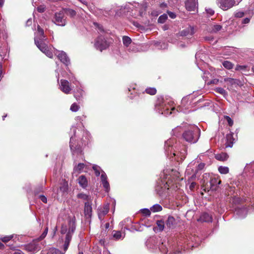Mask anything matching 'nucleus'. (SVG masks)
Listing matches in <instances>:
<instances>
[{
    "mask_svg": "<svg viewBox=\"0 0 254 254\" xmlns=\"http://www.w3.org/2000/svg\"><path fill=\"white\" fill-rule=\"evenodd\" d=\"M75 219L74 217L68 220V228H67L66 225H63L62 226L61 233L62 234H65V237L63 247V250L64 252H66L68 248L72 235L75 230Z\"/></svg>",
    "mask_w": 254,
    "mask_h": 254,
    "instance_id": "f257e3e1",
    "label": "nucleus"
},
{
    "mask_svg": "<svg viewBox=\"0 0 254 254\" xmlns=\"http://www.w3.org/2000/svg\"><path fill=\"white\" fill-rule=\"evenodd\" d=\"M200 132V130L197 126H191L183 132L182 137L186 141L194 143L198 141Z\"/></svg>",
    "mask_w": 254,
    "mask_h": 254,
    "instance_id": "f03ea898",
    "label": "nucleus"
},
{
    "mask_svg": "<svg viewBox=\"0 0 254 254\" xmlns=\"http://www.w3.org/2000/svg\"><path fill=\"white\" fill-rule=\"evenodd\" d=\"M73 135L70 138L69 146L73 154H79L82 152L81 146L85 145L86 142L82 139L76 142V128L72 127Z\"/></svg>",
    "mask_w": 254,
    "mask_h": 254,
    "instance_id": "7ed1b4c3",
    "label": "nucleus"
},
{
    "mask_svg": "<svg viewBox=\"0 0 254 254\" xmlns=\"http://www.w3.org/2000/svg\"><path fill=\"white\" fill-rule=\"evenodd\" d=\"M45 242H40L39 239H35L28 244L23 245V249L27 252L33 254L39 251L44 246Z\"/></svg>",
    "mask_w": 254,
    "mask_h": 254,
    "instance_id": "20e7f679",
    "label": "nucleus"
},
{
    "mask_svg": "<svg viewBox=\"0 0 254 254\" xmlns=\"http://www.w3.org/2000/svg\"><path fill=\"white\" fill-rule=\"evenodd\" d=\"M52 21L57 25L64 26L66 24V17L64 13V11L62 9L55 12Z\"/></svg>",
    "mask_w": 254,
    "mask_h": 254,
    "instance_id": "39448f33",
    "label": "nucleus"
},
{
    "mask_svg": "<svg viewBox=\"0 0 254 254\" xmlns=\"http://www.w3.org/2000/svg\"><path fill=\"white\" fill-rule=\"evenodd\" d=\"M191 99L190 96H186L183 98L181 104L177 107V110L186 113L189 111L191 107Z\"/></svg>",
    "mask_w": 254,
    "mask_h": 254,
    "instance_id": "423d86ee",
    "label": "nucleus"
},
{
    "mask_svg": "<svg viewBox=\"0 0 254 254\" xmlns=\"http://www.w3.org/2000/svg\"><path fill=\"white\" fill-rule=\"evenodd\" d=\"M109 46V43L102 36L98 37L95 40L94 46L100 51L106 49Z\"/></svg>",
    "mask_w": 254,
    "mask_h": 254,
    "instance_id": "0eeeda50",
    "label": "nucleus"
},
{
    "mask_svg": "<svg viewBox=\"0 0 254 254\" xmlns=\"http://www.w3.org/2000/svg\"><path fill=\"white\" fill-rule=\"evenodd\" d=\"M219 6L224 10L232 7L235 4V0H217Z\"/></svg>",
    "mask_w": 254,
    "mask_h": 254,
    "instance_id": "6e6552de",
    "label": "nucleus"
},
{
    "mask_svg": "<svg viewBox=\"0 0 254 254\" xmlns=\"http://www.w3.org/2000/svg\"><path fill=\"white\" fill-rule=\"evenodd\" d=\"M188 241V247L194 248L197 247L199 245L201 242V240L198 236H191L189 237Z\"/></svg>",
    "mask_w": 254,
    "mask_h": 254,
    "instance_id": "1a4fd4ad",
    "label": "nucleus"
},
{
    "mask_svg": "<svg viewBox=\"0 0 254 254\" xmlns=\"http://www.w3.org/2000/svg\"><path fill=\"white\" fill-rule=\"evenodd\" d=\"M57 57L60 61L65 65L67 66L70 64V60L65 52H60Z\"/></svg>",
    "mask_w": 254,
    "mask_h": 254,
    "instance_id": "9d476101",
    "label": "nucleus"
},
{
    "mask_svg": "<svg viewBox=\"0 0 254 254\" xmlns=\"http://www.w3.org/2000/svg\"><path fill=\"white\" fill-rule=\"evenodd\" d=\"M61 90L65 94H68L71 91L69 82L66 80H61Z\"/></svg>",
    "mask_w": 254,
    "mask_h": 254,
    "instance_id": "9b49d317",
    "label": "nucleus"
},
{
    "mask_svg": "<svg viewBox=\"0 0 254 254\" xmlns=\"http://www.w3.org/2000/svg\"><path fill=\"white\" fill-rule=\"evenodd\" d=\"M0 32L2 34L3 39H6L8 37V33L6 27L3 19H0Z\"/></svg>",
    "mask_w": 254,
    "mask_h": 254,
    "instance_id": "f8f14e48",
    "label": "nucleus"
},
{
    "mask_svg": "<svg viewBox=\"0 0 254 254\" xmlns=\"http://www.w3.org/2000/svg\"><path fill=\"white\" fill-rule=\"evenodd\" d=\"M92 201L85 202L84 203V214L85 216L90 217L92 215Z\"/></svg>",
    "mask_w": 254,
    "mask_h": 254,
    "instance_id": "ddd939ff",
    "label": "nucleus"
},
{
    "mask_svg": "<svg viewBox=\"0 0 254 254\" xmlns=\"http://www.w3.org/2000/svg\"><path fill=\"white\" fill-rule=\"evenodd\" d=\"M185 6L188 11H194L196 7L195 0H186Z\"/></svg>",
    "mask_w": 254,
    "mask_h": 254,
    "instance_id": "4468645a",
    "label": "nucleus"
},
{
    "mask_svg": "<svg viewBox=\"0 0 254 254\" xmlns=\"http://www.w3.org/2000/svg\"><path fill=\"white\" fill-rule=\"evenodd\" d=\"M46 40L45 39H39V40L35 38V43L37 47L39 48V49L42 52L43 50H45V48H46L48 46L44 42V40Z\"/></svg>",
    "mask_w": 254,
    "mask_h": 254,
    "instance_id": "2eb2a0df",
    "label": "nucleus"
},
{
    "mask_svg": "<svg viewBox=\"0 0 254 254\" xmlns=\"http://www.w3.org/2000/svg\"><path fill=\"white\" fill-rule=\"evenodd\" d=\"M210 189L212 190H216L218 188V185L221 183L220 180H218L217 178H213L210 180Z\"/></svg>",
    "mask_w": 254,
    "mask_h": 254,
    "instance_id": "dca6fc26",
    "label": "nucleus"
},
{
    "mask_svg": "<svg viewBox=\"0 0 254 254\" xmlns=\"http://www.w3.org/2000/svg\"><path fill=\"white\" fill-rule=\"evenodd\" d=\"M194 33V28L193 27L189 26L180 32V35L182 36H191Z\"/></svg>",
    "mask_w": 254,
    "mask_h": 254,
    "instance_id": "f3484780",
    "label": "nucleus"
},
{
    "mask_svg": "<svg viewBox=\"0 0 254 254\" xmlns=\"http://www.w3.org/2000/svg\"><path fill=\"white\" fill-rule=\"evenodd\" d=\"M226 142L225 143V148L232 147L234 143V139L232 134H228L226 136Z\"/></svg>",
    "mask_w": 254,
    "mask_h": 254,
    "instance_id": "a211bd4d",
    "label": "nucleus"
},
{
    "mask_svg": "<svg viewBox=\"0 0 254 254\" xmlns=\"http://www.w3.org/2000/svg\"><path fill=\"white\" fill-rule=\"evenodd\" d=\"M109 210V205L107 204L103 208L99 210L98 216L99 219H101L105 215H106Z\"/></svg>",
    "mask_w": 254,
    "mask_h": 254,
    "instance_id": "6ab92c4d",
    "label": "nucleus"
},
{
    "mask_svg": "<svg viewBox=\"0 0 254 254\" xmlns=\"http://www.w3.org/2000/svg\"><path fill=\"white\" fill-rule=\"evenodd\" d=\"M166 227L169 229H172L175 225V219L172 216H169L165 222Z\"/></svg>",
    "mask_w": 254,
    "mask_h": 254,
    "instance_id": "aec40b11",
    "label": "nucleus"
},
{
    "mask_svg": "<svg viewBox=\"0 0 254 254\" xmlns=\"http://www.w3.org/2000/svg\"><path fill=\"white\" fill-rule=\"evenodd\" d=\"M212 220V218L211 215H210L207 213H202L199 219H198V221H200L201 222H210Z\"/></svg>",
    "mask_w": 254,
    "mask_h": 254,
    "instance_id": "412c9836",
    "label": "nucleus"
},
{
    "mask_svg": "<svg viewBox=\"0 0 254 254\" xmlns=\"http://www.w3.org/2000/svg\"><path fill=\"white\" fill-rule=\"evenodd\" d=\"M78 182L79 185L83 189L86 188L88 185V181L86 177L83 176H80L78 179Z\"/></svg>",
    "mask_w": 254,
    "mask_h": 254,
    "instance_id": "4be33fe9",
    "label": "nucleus"
},
{
    "mask_svg": "<svg viewBox=\"0 0 254 254\" xmlns=\"http://www.w3.org/2000/svg\"><path fill=\"white\" fill-rule=\"evenodd\" d=\"M228 157V155L225 152H222L215 155V159L221 161H225L227 160Z\"/></svg>",
    "mask_w": 254,
    "mask_h": 254,
    "instance_id": "5701e85b",
    "label": "nucleus"
},
{
    "mask_svg": "<svg viewBox=\"0 0 254 254\" xmlns=\"http://www.w3.org/2000/svg\"><path fill=\"white\" fill-rule=\"evenodd\" d=\"M77 197L79 199L85 200L86 202L92 201L91 196L89 195L86 194L83 192L78 193L77 194Z\"/></svg>",
    "mask_w": 254,
    "mask_h": 254,
    "instance_id": "b1692460",
    "label": "nucleus"
},
{
    "mask_svg": "<svg viewBox=\"0 0 254 254\" xmlns=\"http://www.w3.org/2000/svg\"><path fill=\"white\" fill-rule=\"evenodd\" d=\"M224 81L228 82L230 85H238L240 83V81L239 79H234L232 78H225L224 79Z\"/></svg>",
    "mask_w": 254,
    "mask_h": 254,
    "instance_id": "393cba45",
    "label": "nucleus"
},
{
    "mask_svg": "<svg viewBox=\"0 0 254 254\" xmlns=\"http://www.w3.org/2000/svg\"><path fill=\"white\" fill-rule=\"evenodd\" d=\"M63 11H64V13L65 15H68L71 17H74L76 14V12L70 8H63Z\"/></svg>",
    "mask_w": 254,
    "mask_h": 254,
    "instance_id": "a878e982",
    "label": "nucleus"
},
{
    "mask_svg": "<svg viewBox=\"0 0 254 254\" xmlns=\"http://www.w3.org/2000/svg\"><path fill=\"white\" fill-rule=\"evenodd\" d=\"M236 213L240 217H244L247 214V210L245 208H238L236 210Z\"/></svg>",
    "mask_w": 254,
    "mask_h": 254,
    "instance_id": "bb28decb",
    "label": "nucleus"
},
{
    "mask_svg": "<svg viewBox=\"0 0 254 254\" xmlns=\"http://www.w3.org/2000/svg\"><path fill=\"white\" fill-rule=\"evenodd\" d=\"M156 224H157V226L159 230L160 231H163L164 229V228H165V223L164 222V221L162 220H157L156 221Z\"/></svg>",
    "mask_w": 254,
    "mask_h": 254,
    "instance_id": "cd10ccee",
    "label": "nucleus"
},
{
    "mask_svg": "<svg viewBox=\"0 0 254 254\" xmlns=\"http://www.w3.org/2000/svg\"><path fill=\"white\" fill-rule=\"evenodd\" d=\"M162 210V206L158 204H156L150 207V210L153 212L160 211Z\"/></svg>",
    "mask_w": 254,
    "mask_h": 254,
    "instance_id": "c85d7f7f",
    "label": "nucleus"
},
{
    "mask_svg": "<svg viewBox=\"0 0 254 254\" xmlns=\"http://www.w3.org/2000/svg\"><path fill=\"white\" fill-rule=\"evenodd\" d=\"M214 91L222 95L224 97H226V96H227L228 95L226 91L221 87H217L214 89Z\"/></svg>",
    "mask_w": 254,
    "mask_h": 254,
    "instance_id": "c756f323",
    "label": "nucleus"
},
{
    "mask_svg": "<svg viewBox=\"0 0 254 254\" xmlns=\"http://www.w3.org/2000/svg\"><path fill=\"white\" fill-rule=\"evenodd\" d=\"M113 232V237L116 240L124 238L125 237V235L123 236H122V233L120 231H114Z\"/></svg>",
    "mask_w": 254,
    "mask_h": 254,
    "instance_id": "7c9ffc66",
    "label": "nucleus"
},
{
    "mask_svg": "<svg viewBox=\"0 0 254 254\" xmlns=\"http://www.w3.org/2000/svg\"><path fill=\"white\" fill-rule=\"evenodd\" d=\"M222 64L224 67L228 69H231L233 67L234 64L228 61H225L223 62Z\"/></svg>",
    "mask_w": 254,
    "mask_h": 254,
    "instance_id": "2f4dec72",
    "label": "nucleus"
},
{
    "mask_svg": "<svg viewBox=\"0 0 254 254\" xmlns=\"http://www.w3.org/2000/svg\"><path fill=\"white\" fill-rule=\"evenodd\" d=\"M222 28V26L219 24H214L211 27V32L213 33H217Z\"/></svg>",
    "mask_w": 254,
    "mask_h": 254,
    "instance_id": "473e14b6",
    "label": "nucleus"
},
{
    "mask_svg": "<svg viewBox=\"0 0 254 254\" xmlns=\"http://www.w3.org/2000/svg\"><path fill=\"white\" fill-rule=\"evenodd\" d=\"M145 92L149 95H154L156 94L157 90L154 87H148L145 89Z\"/></svg>",
    "mask_w": 254,
    "mask_h": 254,
    "instance_id": "72a5a7b5",
    "label": "nucleus"
},
{
    "mask_svg": "<svg viewBox=\"0 0 254 254\" xmlns=\"http://www.w3.org/2000/svg\"><path fill=\"white\" fill-rule=\"evenodd\" d=\"M123 42L124 45L125 46L128 47L129 46V45L131 43V40L129 37L124 36L123 37Z\"/></svg>",
    "mask_w": 254,
    "mask_h": 254,
    "instance_id": "f704fd0d",
    "label": "nucleus"
},
{
    "mask_svg": "<svg viewBox=\"0 0 254 254\" xmlns=\"http://www.w3.org/2000/svg\"><path fill=\"white\" fill-rule=\"evenodd\" d=\"M218 171L222 174H226L229 173V169L227 167L220 166L218 168Z\"/></svg>",
    "mask_w": 254,
    "mask_h": 254,
    "instance_id": "c9c22d12",
    "label": "nucleus"
},
{
    "mask_svg": "<svg viewBox=\"0 0 254 254\" xmlns=\"http://www.w3.org/2000/svg\"><path fill=\"white\" fill-rule=\"evenodd\" d=\"M68 190V184L66 182L64 183L60 188V190L63 193L67 192Z\"/></svg>",
    "mask_w": 254,
    "mask_h": 254,
    "instance_id": "e433bc0d",
    "label": "nucleus"
},
{
    "mask_svg": "<svg viewBox=\"0 0 254 254\" xmlns=\"http://www.w3.org/2000/svg\"><path fill=\"white\" fill-rule=\"evenodd\" d=\"M168 16L167 14H164L159 16L158 19V22L160 23H164L167 19Z\"/></svg>",
    "mask_w": 254,
    "mask_h": 254,
    "instance_id": "4c0bfd02",
    "label": "nucleus"
},
{
    "mask_svg": "<svg viewBox=\"0 0 254 254\" xmlns=\"http://www.w3.org/2000/svg\"><path fill=\"white\" fill-rule=\"evenodd\" d=\"M101 182L105 190L108 192L110 189V185L107 180H102Z\"/></svg>",
    "mask_w": 254,
    "mask_h": 254,
    "instance_id": "58836bf2",
    "label": "nucleus"
},
{
    "mask_svg": "<svg viewBox=\"0 0 254 254\" xmlns=\"http://www.w3.org/2000/svg\"><path fill=\"white\" fill-rule=\"evenodd\" d=\"M43 53H44L47 57L52 58H53V53L49 49L48 47L47 46L45 48V50H43L42 51Z\"/></svg>",
    "mask_w": 254,
    "mask_h": 254,
    "instance_id": "ea45409f",
    "label": "nucleus"
},
{
    "mask_svg": "<svg viewBox=\"0 0 254 254\" xmlns=\"http://www.w3.org/2000/svg\"><path fill=\"white\" fill-rule=\"evenodd\" d=\"M65 252L64 251V253H62L57 249L53 248L50 251L49 254H64Z\"/></svg>",
    "mask_w": 254,
    "mask_h": 254,
    "instance_id": "a19ab883",
    "label": "nucleus"
},
{
    "mask_svg": "<svg viewBox=\"0 0 254 254\" xmlns=\"http://www.w3.org/2000/svg\"><path fill=\"white\" fill-rule=\"evenodd\" d=\"M182 130V127H181L178 126L172 130V133L174 135L177 136L180 134Z\"/></svg>",
    "mask_w": 254,
    "mask_h": 254,
    "instance_id": "79ce46f5",
    "label": "nucleus"
},
{
    "mask_svg": "<svg viewBox=\"0 0 254 254\" xmlns=\"http://www.w3.org/2000/svg\"><path fill=\"white\" fill-rule=\"evenodd\" d=\"M48 227H46V228L45 229V230L43 232V233L42 234V235L38 238H37V239H39V240L41 242V241L42 240H43L45 237L46 236V235H47V233H48Z\"/></svg>",
    "mask_w": 254,
    "mask_h": 254,
    "instance_id": "37998d69",
    "label": "nucleus"
},
{
    "mask_svg": "<svg viewBox=\"0 0 254 254\" xmlns=\"http://www.w3.org/2000/svg\"><path fill=\"white\" fill-rule=\"evenodd\" d=\"M159 249L160 252L163 254H166L168 252L166 247L164 245L163 243L159 246Z\"/></svg>",
    "mask_w": 254,
    "mask_h": 254,
    "instance_id": "c03bdc74",
    "label": "nucleus"
},
{
    "mask_svg": "<svg viewBox=\"0 0 254 254\" xmlns=\"http://www.w3.org/2000/svg\"><path fill=\"white\" fill-rule=\"evenodd\" d=\"M92 168H93V170L95 172V175L97 177L99 176V175L100 174V167H99L97 165H94L93 166V167H92Z\"/></svg>",
    "mask_w": 254,
    "mask_h": 254,
    "instance_id": "a18cd8bd",
    "label": "nucleus"
},
{
    "mask_svg": "<svg viewBox=\"0 0 254 254\" xmlns=\"http://www.w3.org/2000/svg\"><path fill=\"white\" fill-rule=\"evenodd\" d=\"M37 30H38V33L40 36L39 39H45V36L44 35V32L43 29H42L40 26H38Z\"/></svg>",
    "mask_w": 254,
    "mask_h": 254,
    "instance_id": "49530a36",
    "label": "nucleus"
},
{
    "mask_svg": "<svg viewBox=\"0 0 254 254\" xmlns=\"http://www.w3.org/2000/svg\"><path fill=\"white\" fill-rule=\"evenodd\" d=\"M79 109V106L76 103H73L70 106V110L72 112H77Z\"/></svg>",
    "mask_w": 254,
    "mask_h": 254,
    "instance_id": "de8ad7c7",
    "label": "nucleus"
},
{
    "mask_svg": "<svg viewBox=\"0 0 254 254\" xmlns=\"http://www.w3.org/2000/svg\"><path fill=\"white\" fill-rule=\"evenodd\" d=\"M150 209L144 208L141 210V212L145 216H149L151 214Z\"/></svg>",
    "mask_w": 254,
    "mask_h": 254,
    "instance_id": "09e8293b",
    "label": "nucleus"
},
{
    "mask_svg": "<svg viewBox=\"0 0 254 254\" xmlns=\"http://www.w3.org/2000/svg\"><path fill=\"white\" fill-rule=\"evenodd\" d=\"M12 238L13 236L12 235H10L5 236L4 237L1 238L0 239L3 242L6 243L9 241Z\"/></svg>",
    "mask_w": 254,
    "mask_h": 254,
    "instance_id": "8fccbe9b",
    "label": "nucleus"
},
{
    "mask_svg": "<svg viewBox=\"0 0 254 254\" xmlns=\"http://www.w3.org/2000/svg\"><path fill=\"white\" fill-rule=\"evenodd\" d=\"M244 16V12L243 11H236L235 13V16L237 18H241Z\"/></svg>",
    "mask_w": 254,
    "mask_h": 254,
    "instance_id": "3c124183",
    "label": "nucleus"
},
{
    "mask_svg": "<svg viewBox=\"0 0 254 254\" xmlns=\"http://www.w3.org/2000/svg\"><path fill=\"white\" fill-rule=\"evenodd\" d=\"M45 6L44 5H41L37 7V9L39 12L42 13L45 11Z\"/></svg>",
    "mask_w": 254,
    "mask_h": 254,
    "instance_id": "603ef678",
    "label": "nucleus"
},
{
    "mask_svg": "<svg viewBox=\"0 0 254 254\" xmlns=\"http://www.w3.org/2000/svg\"><path fill=\"white\" fill-rule=\"evenodd\" d=\"M162 106H163V104H161L160 103H157L155 105V109H156V111H158V113L163 114L162 111L159 108H158V107H162Z\"/></svg>",
    "mask_w": 254,
    "mask_h": 254,
    "instance_id": "864d4df0",
    "label": "nucleus"
},
{
    "mask_svg": "<svg viewBox=\"0 0 254 254\" xmlns=\"http://www.w3.org/2000/svg\"><path fill=\"white\" fill-rule=\"evenodd\" d=\"M247 66L246 65H237L235 68L236 70H244L246 68Z\"/></svg>",
    "mask_w": 254,
    "mask_h": 254,
    "instance_id": "5fc2aeb1",
    "label": "nucleus"
},
{
    "mask_svg": "<svg viewBox=\"0 0 254 254\" xmlns=\"http://www.w3.org/2000/svg\"><path fill=\"white\" fill-rule=\"evenodd\" d=\"M85 167V165L83 163H79L76 168H75L76 170H78L79 171L82 170Z\"/></svg>",
    "mask_w": 254,
    "mask_h": 254,
    "instance_id": "6e6d98bb",
    "label": "nucleus"
},
{
    "mask_svg": "<svg viewBox=\"0 0 254 254\" xmlns=\"http://www.w3.org/2000/svg\"><path fill=\"white\" fill-rule=\"evenodd\" d=\"M225 119L227 120L229 125L230 126H232L233 124V120L230 118L229 116H226Z\"/></svg>",
    "mask_w": 254,
    "mask_h": 254,
    "instance_id": "4d7b16f0",
    "label": "nucleus"
},
{
    "mask_svg": "<svg viewBox=\"0 0 254 254\" xmlns=\"http://www.w3.org/2000/svg\"><path fill=\"white\" fill-rule=\"evenodd\" d=\"M79 94L80 95H78V94H77V93H76L74 94V97H75V98L77 100H79L80 96L81 97L82 96L83 91L82 90L80 91Z\"/></svg>",
    "mask_w": 254,
    "mask_h": 254,
    "instance_id": "13d9d810",
    "label": "nucleus"
},
{
    "mask_svg": "<svg viewBox=\"0 0 254 254\" xmlns=\"http://www.w3.org/2000/svg\"><path fill=\"white\" fill-rule=\"evenodd\" d=\"M205 164L204 163H200L198 165L196 169V171L201 170L204 167Z\"/></svg>",
    "mask_w": 254,
    "mask_h": 254,
    "instance_id": "bf43d9fd",
    "label": "nucleus"
},
{
    "mask_svg": "<svg viewBox=\"0 0 254 254\" xmlns=\"http://www.w3.org/2000/svg\"><path fill=\"white\" fill-rule=\"evenodd\" d=\"M101 181L107 180V176L106 173L104 171H102V173L101 174Z\"/></svg>",
    "mask_w": 254,
    "mask_h": 254,
    "instance_id": "052dcab7",
    "label": "nucleus"
},
{
    "mask_svg": "<svg viewBox=\"0 0 254 254\" xmlns=\"http://www.w3.org/2000/svg\"><path fill=\"white\" fill-rule=\"evenodd\" d=\"M206 11L207 13L209 14L210 15H212L214 13V11L211 8L206 9Z\"/></svg>",
    "mask_w": 254,
    "mask_h": 254,
    "instance_id": "680f3d73",
    "label": "nucleus"
},
{
    "mask_svg": "<svg viewBox=\"0 0 254 254\" xmlns=\"http://www.w3.org/2000/svg\"><path fill=\"white\" fill-rule=\"evenodd\" d=\"M40 198L41 200V201L42 202H43L44 203H47V198L44 195H40Z\"/></svg>",
    "mask_w": 254,
    "mask_h": 254,
    "instance_id": "e2e57ef3",
    "label": "nucleus"
},
{
    "mask_svg": "<svg viewBox=\"0 0 254 254\" xmlns=\"http://www.w3.org/2000/svg\"><path fill=\"white\" fill-rule=\"evenodd\" d=\"M43 189V187H40L38 189H36L34 190L35 194H38L39 192L42 191Z\"/></svg>",
    "mask_w": 254,
    "mask_h": 254,
    "instance_id": "0e129e2a",
    "label": "nucleus"
},
{
    "mask_svg": "<svg viewBox=\"0 0 254 254\" xmlns=\"http://www.w3.org/2000/svg\"><path fill=\"white\" fill-rule=\"evenodd\" d=\"M168 14L169 15V16L171 18H175L176 16V14L174 13V12H168Z\"/></svg>",
    "mask_w": 254,
    "mask_h": 254,
    "instance_id": "69168bd1",
    "label": "nucleus"
},
{
    "mask_svg": "<svg viewBox=\"0 0 254 254\" xmlns=\"http://www.w3.org/2000/svg\"><path fill=\"white\" fill-rule=\"evenodd\" d=\"M250 18H245L243 20L242 23L243 24H248L250 22Z\"/></svg>",
    "mask_w": 254,
    "mask_h": 254,
    "instance_id": "338daca9",
    "label": "nucleus"
},
{
    "mask_svg": "<svg viewBox=\"0 0 254 254\" xmlns=\"http://www.w3.org/2000/svg\"><path fill=\"white\" fill-rule=\"evenodd\" d=\"M13 254H24V253L22 252L21 250H18L16 251H15Z\"/></svg>",
    "mask_w": 254,
    "mask_h": 254,
    "instance_id": "774afa93",
    "label": "nucleus"
}]
</instances>
